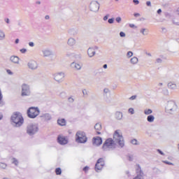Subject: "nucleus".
Masks as SVG:
<instances>
[{"label": "nucleus", "mask_w": 179, "mask_h": 179, "mask_svg": "<svg viewBox=\"0 0 179 179\" xmlns=\"http://www.w3.org/2000/svg\"><path fill=\"white\" fill-rule=\"evenodd\" d=\"M27 114L29 118H36L40 114V110H38V108L31 107L28 109Z\"/></svg>", "instance_id": "0eeeda50"}, {"label": "nucleus", "mask_w": 179, "mask_h": 179, "mask_svg": "<svg viewBox=\"0 0 179 179\" xmlns=\"http://www.w3.org/2000/svg\"><path fill=\"white\" fill-rule=\"evenodd\" d=\"M89 8L91 12H99V10L100 9V3H99V1H92L90 2Z\"/></svg>", "instance_id": "1a4fd4ad"}, {"label": "nucleus", "mask_w": 179, "mask_h": 179, "mask_svg": "<svg viewBox=\"0 0 179 179\" xmlns=\"http://www.w3.org/2000/svg\"><path fill=\"white\" fill-rule=\"evenodd\" d=\"M147 121L148 122H155V116L153 115H150L147 117Z\"/></svg>", "instance_id": "bb28decb"}, {"label": "nucleus", "mask_w": 179, "mask_h": 179, "mask_svg": "<svg viewBox=\"0 0 179 179\" xmlns=\"http://www.w3.org/2000/svg\"><path fill=\"white\" fill-rule=\"evenodd\" d=\"M103 93H105V94H107V93H110V90H108V88H105L103 90Z\"/></svg>", "instance_id": "de8ad7c7"}, {"label": "nucleus", "mask_w": 179, "mask_h": 179, "mask_svg": "<svg viewBox=\"0 0 179 179\" xmlns=\"http://www.w3.org/2000/svg\"><path fill=\"white\" fill-rule=\"evenodd\" d=\"M162 62H163V60L161 58L156 59L157 64H162Z\"/></svg>", "instance_id": "a19ab883"}, {"label": "nucleus", "mask_w": 179, "mask_h": 179, "mask_svg": "<svg viewBox=\"0 0 179 179\" xmlns=\"http://www.w3.org/2000/svg\"><path fill=\"white\" fill-rule=\"evenodd\" d=\"M55 173H56L57 176H61L62 171L60 169V168H57L55 169Z\"/></svg>", "instance_id": "2f4dec72"}, {"label": "nucleus", "mask_w": 179, "mask_h": 179, "mask_svg": "<svg viewBox=\"0 0 179 179\" xmlns=\"http://www.w3.org/2000/svg\"><path fill=\"white\" fill-rule=\"evenodd\" d=\"M115 142L114 141V140H113V138H108L104 142L102 146V149L105 152H107L108 150H111V149H115Z\"/></svg>", "instance_id": "20e7f679"}, {"label": "nucleus", "mask_w": 179, "mask_h": 179, "mask_svg": "<svg viewBox=\"0 0 179 179\" xmlns=\"http://www.w3.org/2000/svg\"><path fill=\"white\" fill-rule=\"evenodd\" d=\"M51 120V115L46 114V121H50Z\"/></svg>", "instance_id": "c03bdc74"}, {"label": "nucleus", "mask_w": 179, "mask_h": 179, "mask_svg": "<svg viewBox=\"0 0 179 179\" xmlns=\"http://www.w3.org/2000/svg\"><path fill=\"white\" fill-rule=\"evenodd\" d=\"M115 20L117 23H121V20H122L121 17H117Z\"/></svg>", "instance_id": "a18cd8bd"}, {"label": "nucleus", "mask_w": 179, "mask_h": 179, "mask_svg": "<svg viewBox=\"0 0 179 179\" xmlns=\"http://www.w3.org/2000/svg\"><path fill=\"white\" fill-rule=\"evenodd\" d=\"M6 167H7L6 164L0 162V169H6Z\"/></svg>", "instance_id": "473e14b6"}, {"label": "nucleus", "mask_w": 179, "mask_h": 179, "mask_svg": "<svg viewBox=\"0 0 179 179\" xmlns=\"http://www.w3.org/2000/svg\"><path fill=\"white\" fill-rule=\"evenodd\" d=\"M94 129H96V131H101V123H96L94 126Z\"/></svg>", "instance_id": "cd10ccee"}, {"label": "nucleus", "mask_w": 179, "mask_h": 179, "mask_svg": "<svg viewBox=\"0 0 179 179\" xmlns=\"http://www.w3.org/2000/svg\"><path fill=\"white\" fill-rule=\"evenodd\" d=\"M19 41H20L19 38L15 39V44H19Z\"/></svg>", "instance_id": "e2e57ef3"}, {"label": "nucleus", "mask_w": 179, "mask_h": 179, "mask_svg": "<svg viewBox=\"0 0 179 179\" xmlns=\"http://www.w3.org/2000/svg\"><path fill=\"white\" fill-rule=\"evenodd\" d=\"M132 55H134V52H131V51H129L127 53V57H128L129 58H131V57H132Z\"/></svg>", "instance_id": "4c0bfd02"}, {"label": "nucleus", "mask_w": 179, "mask_h": 179, "mask_svg": "<svg viewBox=\"0 0 179 179\" xmlns=\"http://www.w3.org/2000/svg\"><path fill=\"white\" fill-rule=\"evenodd\" d=\"M136 99V95H133L129 98V100H135Z\"/></svg>", "instance_id": "864d4df0"}, {"label": "nucleus", "mask_w": 179, "mask_h": 179, "mask_svg": "<svg viewBox=\"0 0 179 179\" xmlns=\"http://www.w3.org/2000/svg\"><path fill=\"white\" fill-rule=\"evenodd\" d=\"M45 19H46V20H48V19H50V15H46Z\"/></svg>", "instance_id": "774afa93"}, {"label": "nucleus", "mask_w": 179, "mask_h": 179, "mask_svg": "<svg viewBox=\"0 0 179 179\" xmlns=\"http://www.w3.org/2000/svg\"><path fill=\"white\" fill-rule=\"evenodd\" d=\"M157 152L158 153H159V155H162V156H164V152L160 150L159 149L157 150Z\"/></svg>", "instance_id": "3c124183"}, {"label": "nucleus", "mask_w": 179, "mask_h": 179, "mask_svg": "<svg viewBox=\"0 0 179 179\" xmlns=\"http://www.w3.org/2000/svg\"><path fill=\"white\" fill-rule=\"evenodd\" d=\"M120 37H125V34L123 32V31H121L120 33Z\"/></svg>", "instance_id": "6e6d98bb"}, {"label": "nucleus", "mask_w": 179, "mask_h": 179, "mask_svg": "<svg viewBox=\"0 0 179 179\" xmlns=\"http://www.w3.org/2000/svg\"><path fill=\"white\" fill-rule=\"evenodd\" d=\"M20 52H21L22 54H26V52H27V49H26V48H22V49H20Z\"/></svg>", "instance_id": "ea45409f"}, {"label": "nucleus", "mask_w": 179, "mask_h": 179, "mask_svg": "<svg viewBox=\"0 0 179 179\" xmlns=\"http://www.w3.org/2000/svg\"><path fill=\"white\" fill-rule=\"evenodd\" d=\"M59 97L61 99H66V92H62L59 94Z\"/></svg>", "instance_id": "c756f323"}, {"label": "nucleus", "mask_w": 179, "mask_h": 179, "mask_svg": "<svg viewBox=\"0 0 179 179\" xmlns=\"http://www.w3.org/2000/svg\"><path fill=\"white\" fill-rule=\"evenodd\" d=\"M53 79L57 83H62L64 79H65V73L64 72H57L53 74Z\"/></svg>", "instance_id": "6e6552de"}, {"label": "nucleus", "mask_w": 179, "mask_h": 179, "mask_svg": "<svg viewBox=\"0 0 179 179\" xmlns=\"http://www.w3.org/2000/svg\"><path fill=\"white\" fill-rule=\"evenodd\" d=\"M83 96L84 97H87V96H88V92H87V90H83Z\"/></svg>", "instance_id": "72a5a7b5"}, {"label": "nucleus", "mask_w": 179, "mask_h": 179, "mask_svg": "<svg viewBox=\"0 0 179 179\" xmlns=\"http://www.w3.org/2000/svg\"><path fill=\"white\" fill-rule=\"evenodd\" d=\"M115 118L118 120H122V113L120 111L115 112Z\"/></svg>", "instance_id": "393cba45"}, {"label": "nucleus", "mask_w": 179, "mask_h": 179, "mask_svg": "<svg viewBox=\"0 0 179 179\" xmlns=\"http://www.w3.org/2000/svg\"><path fill=\"white\" fill-rule=\"evenodd\" d=\"M134 16H135V17H139V16H141V14H139L138 13H134Z\"/></svg>", "instance_id": "052dcab7"}, {"label": "nucleus", "mask_w": 179, "mask_h": 179, "mask_svg": "<svg viewBox=\"0 0 179 179\" xmlns=\"http://www.w3.org/2000/svg\"><path fill=\"white\" fill-rule=\"evenodd\" d=\"M89 170V167L88 166H85L83 168V171H87Z\"/></svg>", "instance_id": "680f3d73"}, {"label": "nucleus", "mask_w": 179, "mask_h": 179, "mask_svg": "<svg viewBox=\"0 0 179 179\" xmlns=\"http://www.w3.org/2000/svg\"><path fill=\"white\" fill-rule=\"evenodd\" d=\"M131 143H132V145H138V140L133 139L131 141Z\"/></svg>", "instance_id": "58836bf2"}, {"label": "nucleus", "mask_w": 179, "mask_h": 179, "mask_svg": "<svg viewBox=\"0 0 179 179\" xmlns=\"http://www.w3.org/2000/svg\"><path fill=\"white\" fill-rule=\"evenodd\" d=\"M177 103L174 101H169L165 107V111L167 114H176L177 111Z\"/></svg>", "instance_id": "7ed1b4c3"}, {"label": "nucleus", "mask_w": 179, "mask_h": 179, "mask_svg": "<svg viewBox=\"0 0 179 179\" xmlns=\"http://www.w3.org/2000/svg\"><path fill=\"white\" fill-rule=\"evenodd\" d=\"M23 121V116L19 113H15L11 116V122L15 127H22Z\"/></svg>", "instance_id": "f03ea898"}, {"label": "nucleus", "mask_w": 179, "mask_h": 179, "mask_svg": "<svg viewBox=\"0 0 179 179\" xmlns=\"http://www.w3.org/2000/svg\"><path fill=\"white\" fill-rule=\"evenodd\" d=\"M108 22L110 23V24H113V23H114V18L109 19Z\"/></svg>", "instance_id": "49530a36"}, {"label": "nucleus", "mask_w": 179, "mask_h": 179, "mask_svg": "<svg viewBox=\"0 0 179 179\" xmlns=\"http://www.w3.org/2000/svg\"><path fill=\"white\" fill-rule=\"evenodd\" d=\"M164 163H165V164H169V166H174V164L169 162V161H164Z\"/></svg>", "instance_id": "37998d69"}, {"label": "nucleus", "mask_w": 179, "mask_h": 179, "mask_svg": "<svg viewBox=\"0 0 179 179\" xmlns=\"http://www.w3.org/2000/svg\"><path fill=\"white\" fill-rule=\"evenodd\" d=\"M4 104L5 103L3 102V101L2 99H0V107H2Z\"/></svg>", "instance_id": "5fc2aeb1"}, {"label": "nucleus", "mask_w": 179, "mask_h": 179, "mask_svg": "<svg viewBox=\"0 0 179 179\" xmlns=\"http://www.w3.org/2000/svg\"><path fill=\"white\" fill-rule=\"evenodd\" d=\"M45 57H48V58H52V57H54V52H52V50L46 49Z\"/></svg>", "instance_id": "5701e85b"}, {"label": "nucleus", "mask_w": 179, "mask_h": 179, "mask_svg": "<svg viewBox=\"0 0 179 179\" xmlns=\"http://www.w3.org/2000/svg\"><path fill=\"white\" fill-rule=\"evenodd\" d=\"M103 143V140L100 137H96L94 138L93 140V145H95L96 146H100Z\"/></svg>", "instance_id": "a211bd4d"}, {"label": "nucleus", "mask_w": 179, "mask_h": 179, "mask_svg": "<svg viewBox=\"0 0 179 179\" xmlns=\"http://www.w3.org/2000/svg\"><path fill=\"white\" fill-rule=\"evenodd\" d=\"M57 142H59L60 145H66V143H68V139L64 136H59Z\"/></svg>", "instance_id": "dca6fc26"}, {"label": "nucleus", "mask_w": 179, "mask_h": 179, "mask_svg": "<svg viewBox=\"0 0 179 179\" xmlns=\"http://www.w3.org/2000/svg\"><path fill=\"white\" fill-rule=\"evenodd\" d=\"M103 167H104V159L103 158H100L97 160V162L95 164V170L96 171H99V170H101Z\"/></svg>", "instance_id": "f8f14e48"}, {"label": "nucleus", "mask_w": 179, "mask_h": 179, "mask_svg": "<svg viewBox=\"0 0 179 179\" xmlns=\"http://www.w3.org/2000/svg\"><path fill=\"white\" fill-rule=\"evenodd\" d=\"M128 113H129V114L134 115L135 114V110H134V108H130L128 110Z\"/></svg>", "instance_id": "c9c22d12"}, {"label": "nucleus", "mask_w": 179, "mask_h": 179, "mask_svg": "<svg viewBox=\"0 0 179 179\" xmlns=\"http://www.w3.org/2000/svg\"><path fill=\"white\" fill-rule=\"evenodd\" d=\"M113 141L115 142V143H118L120 148H124V146H125L124 137L122 136V133L121 132V130H116L114 132Z\"/></svg>", "instance_id": "f257e3e1"}, {"label": "nucleus", "mask_w": 179, "mask_h": 179, "mask_svg": "<svg viewBox=\"0 0 179 179\" xmlns=\"http://www.w3.org/2000/svg\"><path fill=\"white\" fill-rule=\"evenodd\" d=\"M96 50H99V47L94 46V47H91L87 49V55L89 58H93L94 55H96Z\"/></svg>", "instance_id": "9b49d317"}, {"label": "nucleus", "mask_w": 179, "mask_h": 179, "mask_svg": "<svg viewBox=\"0 0 179 179\" xmlns=\"http://www.w3.org/2000/svg\"><path fill=\"white\" fill-rule=\"evenodd\" d=\"M68 101L69 103H73L75 101V99H73V97L70 96L68 98Z\"/></svg>", "instance_id": "e433bc0d"}, {"label": "nucleus", "mask_w": 179, "mask_h": 179, "mask_svg": "<svg viewBox=\"0 0 179 179\" xmlns=\"http://www.w3.org/2000/svg\"><path fill=\"white\" fill-rule=\"evenodd\" d=\"M31 92L30 91V86L27 84H22L21 96H30Z\"/></svg>", "instance_id": "9d476101"}, {"label": "nucleus", "mask_w": 179, "mask_h": 179, "mask_svg": "<svg viewBox=\"0 0 179 179\" xmlns=\"http://www.w3.org/2000/svg\"><path fill=\"white\" fill-rule=\"evenodd\" d=\"M6 73H8V75H10L12 76V75H13V73L12 72V71L10 69H6Z\"/></svg>", "instance_id": "79ce46f5"}, {"label": "nucleus", "mask_w": 179, "mask_h": 179, "mask_svg": "<svg viewBox=\"0 0 179 179\" xmlns=\"http://www.w3.org/2000/svg\"><path fill=\"white\" fill-rule=\"evenodd\" d=\"M37 132H38V126H37V124H30L27 126V134H28V135H30V136H32V135L37 134Z\"/></svg>", "instance_id": "423d86ee"}, {"label": "nucleus", "mask_w": 179, "mask_h": 179, "mask_svg": "<svg viewBox=\"0 0 179 179\" xmlns=\"http://www.w3.org/2000/svg\"><path fill=\"white\" fill-rule=\"evenodd\" d=\"M10 61L12 64H15V65H20V58L16 55L10 56Z\"/></svg>", "instance_id": "2eb2a0df"}, {"label": "nucleus", "mask_w": 179, "mask_h": 179, "mask_svg": "<svg viewBox=\"0 0 179 179\" xmlns=\"http://www.w3.org/2000/svg\"><path fill=\"white\" fill-rule=\"evenodd\" d=\"M27 66L29 69H31V71H36V69H37V68H38L37 62H36L34 60H30L27 64Z\"/></svg>", "instance_id": "ddd939ff"}, {"label": "nucleus", "mask_w": 179, "mask_h": 179, "mask_svg": "<svg viewBox=\"0 0 179 179\" xmlns=\"http://www.w3.org/2000/svg\"><path fill=\"white\" fill-rule=\"evenodd\" d=\"M76 141L78 143H86V142H87V137H86V134L83 131H78L76 134Z\"/></svg>", "instance_id": "39448f33"}, {"label": "nucleus", "mask_w": 179, "mask_h": 179, "mask_svg": "<svg viewBox=\"0 0 179 179\" xmlns=\"http://www.w3.org/2000/svg\"><path fill=\"white\" fill-rule=\"evenodd\" d=\"M140 33L142 36H148L149 35V29L148 28H141L140 29Z\"/></svg>", "instance_id": "4be33fe9"}, {"label": "nucleus", "mask_w": 179, "mask_h": 179, "mask_svg": "<svg viewBox=\"0 0 179 179\" xmlns=\"http://www.w3.org/2000/svg\"><path fill=\"white\" fill-rule=\"evenodd\" d=\"M146 5L147 6H152V3L150 2V1H148L146 2Z\"/></svg>", "instance_id": "4d7b16f0"}, {"label": "nucleus", "mask_w": 179, "mask_h": 179, "mask_svg": "<svg viewBox=\"0 0 179 179\" xmlns=\"http://www.w3.org/2000/svg\"><path fill=\"white\" fill-rule=\"evenodd\" d=\"M167 87L168 89H169L170 90H177V84H176L173 82H169L167 84Z\"/></svg>", "instance_id": "6ab92c4d"}, {"label": "nucleus", "mask_w": 179, "mask_h": 179, "mask_svg": "<svg viewBox=\"0 0 179 179\" xmlns=\"http://www.w3.org/2000/svg\"><path fill=\"white\" fill-rule=\"evenodd\" d=\"M57 124L60 125V127H65V125H66V120H65V119H58Z\"/></svg>", "instance_id": "b1692460"}, {"label": "nucleus", "mask_w": 179, "mask_h": 179, "mask_svg": "<svg viewBox=\"0 0 179 179\" xmlns=\"http://www.w3.org/2000/svg\"><path fill=\"white\" fill-rule=\"evenodd\" d=\"M108 17H110V15L108 14L106 16H104L103 19L106 22V20H107Z\"/></svg>", "instance_id": "8fccbe9b"}, {"label": "nucleus", "mask_w": 179, "mask_h": 179, "mask_svg": "<svg viewBox=\"0 0 179 179\" xmlns=\"http://www.w3.org/2000/svg\"><path fill=\"white\" fill-rule=\"evenodd\" d=\"M129 27H131V29H136L137 28V27L136 26H135V24H129Z\"/></svg>", "instance_id": "09e8293b"}, {"label": "nucleus", "mask_w": 179, "mask_h": 179, "mask_svg": "<svg viewBox=\"0 0 179 179\" xmlns=\"http://www.w3.org/2000/svg\"><path fill=\"white\" fill-rule=\"evenodd\" d=\"M103 68L104 69H107V64H104V65L103 66Z\"/></svg>", "instance_id": "338daca9"}, {"label": "nucleus", "mask_w": 179, "mask_h": 179, "mask_svg": "<svg viewBox=\"0 0 179 179\" xmlns=\"http://www.w3.org/2000/svg\"><path fill=\"white\" fill-rule=\"evenodd\" d=\"M133 2L135 5H139V1L138 0H133Z\"/></svg>", "instance_id": "bf43d9fd"}, {"label": "nucleus", "mask_w": 179, "mask_h": 179, "mask_svg": "<svg viewBox=\"0 0 179 179\" xmlns=\"http://www.w3.org/2000/svg\"><path fill=\"white\" fill-rule=\"evenodd\" d=\"M157 12L158 15H160V13H162V9H159Z\"/></svg>", "instance_id": "69168bd1"}, {"label": "nucleus", "mask_w": 179, "mask_h": 179, "mask_svg": "<svg viewBox=\"0 0 179 179\" xmlns=\"http://www.w3.org/2000/svg\"><path fill=\"white\" fill-rule=\"evenodd\" d=\"M152 113H153V110H152V109H145L144 110V114L145 115H150V114H152Z\"/></svg>", "instance_id": "c85d7f7f"}, {"label": "nucleus", "mask_w": 179, "mask_h": 179, "mask_svg": "<svg viewBox=\"0 0 179 179\" xmlns=\"http://www.w3.org/2000/svg\"><path fill=\"white\" fill-rule=\"evenodd\" d=\"M67 45H69V47H75V45H76V39L73 37L69 38L67 40Z\"/></svg>", "instance_id": "f3484780"}, {"label": "nucleus", "mask_w": 179, "mask_h": 179, "mask_svg": "<svg viewBox=\"0 0 179 179\" xmlns=\"http://www.w3.org/2000/svg\"><path fill=\"white\" fill-rule=\"evenodd\" d=\"M6 39V34L5 33V31L0 29V41H3Z\"/></svg>", "instance_id": "412c9836"}, {"label": "nucleus", "mask_w": 179, "mask_h": 179, "mask_svg": "<svg viewBox=\"0 0 179 179\" xmlns=\"http://www.w3.org/2000/svg\"><path fill=\"white\" fill-rule=\"evenodd\" d=\"M4 22H6V23H7V24H9V23H10V20H9V18H6L4 20Z\"/></svg>", "instance_id": "603ef678"}, {"label": "nucleus", "mask_w": 179, "mask_h": 179, "mask_svg": "<svg viewBox=\"0 0 179 179\" xmlns=\"http://www.w3.org/2000/svg\"><path fill=\"white\" fill-rule=\"evenodd\" d=\"M12 164H15V166H18L19 165V161L16 158H13L11 159Z\"/></svg>", "instance_id": "7c9ffc66"}, {"label": "nucleus", "mask_w": 179, "mask_h": 179, "mask_svg": "<svg viewBox=\"0 0 179 179\" xmlns=\"http://www.w3.org/2000/svg\"><path fill=\"white\" fill-rule=\"evenodd\" d=\"M138 59L136 57H134L130 59V62L131 64H132V65H136V64H137L138 62Z\"/></svg>", "instance_id": "a878e982"}, {"label": "nucleus", "mask_w": 179, "mask_h": 179, "mask_svg": "<svg viewBox=\"0 0 179 179\" xmlns=\"http://www.w3.org/2000/svg\"><path fill=\"white\" fill-rule=\"evenodd\" d=\"M163 94H164V96H169V90L167 89H164L162 91Z\"/></svg>", "instance_id": "f704fd0d"}, {"label": "nucleus", "mask_w": 179, "mask_h": 179, "mask_svg": "<svg viewBox=\"0 0 179 179\" xmlns=\"http://www.w3.org/2000/svg\"><path fill=\"white\" fill-rule=\"evenodd\" d=\"M136 174L137 176L134 179H143V172L142 169H141V166L139 165L136 166Z\"/></svg>", "instance_id": "4468645a"}, {"label": "nucleus", "mask_w": 179, "mask_h": 179, "mask_svg": "<svg viewBox=\"0 0 179 179\" xmlns=\"http://www.w3.org/2000/svg\"><path fill=\"white\" fill-rule=\"evenodd\" d=\"M146 55H148V57H152V54L149 53L148 52H145Z\"/></svg>", "instance_id": "0e129e2a"}, {"label": "nucleus", "mask_w": 179, "mask_h": 179, "mask_svg": "<svg viewBox=\"0 0 179 179\" xmlns=\"http://www.w3.org/2000/svg\"><path fill=\"white\" fill-rule=\"evenodd\" d=\"M71 67L73 69H76V71H80V69H82V66L80 64L76 63V62H73L71 64Z\"/></svg>", "instance_id": "aec40b11"}, {"label": "nucleus", "mask_w": 179, "mask_h": 179, "mask_svg": "<svg viewBox=\"0 0 179 179\" xmlns=\"http://www.w3.org/2000/svg\"><path fill=\"white\" fill-rule=\"evenodd\" d=\"M29 47H34V42H29Z\"/></svg>", "instance_id": "13d9d810"}]
</instances>
